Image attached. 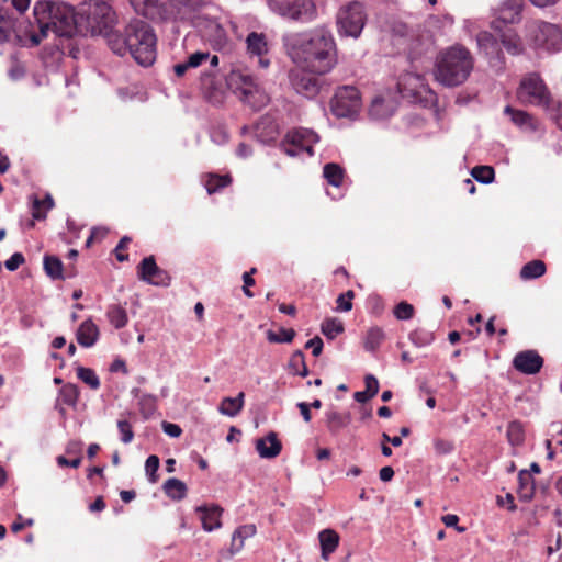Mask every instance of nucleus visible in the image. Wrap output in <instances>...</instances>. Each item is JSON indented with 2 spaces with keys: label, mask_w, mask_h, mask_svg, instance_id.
Listing matches in <instances>:
<instances>
[{
  "label": "nucleus",
  "mask_w": 562,
  "mask_h": 562,
  "mask_svg": "<svg viewBox=\"0 0 562 562\" xmlns=\"http://www.w3.org/2000/svg\"><path fill=\"white\" fill-rule=\"evenodd\" d=\"M459 516L454 514H447L441 517V521L448 528H454L459 533H463L467 531V527L459 526Z\"/></svg>",
  "instance_id": "e2e57ef3"
},
{
  "label": "nucleus",
  "mask_w": 562,
  "mask_h": 562,
  "mask_svg": "<svg viewBox=\"0 0 562 562\" xmlns=\"http://www.w3.org/2000/svg\"><path fill=\"white\" fill-rule=\"evenodd\" d=\"M353 297H355V292L352 290H348V291L339 294L336 300L337 311H339V312L351 311Z\"/></svg>",
  "instance_id": "6e6d98bb"
},
{
  "label": "nucleus",
  "mask_w": 562,
  "mask_h": 562,
  "mask_svg": "<svg viewBox=\"0 0 562 562\" xmlns=\"http://www.w3.org/2000/svg\"><path fill=\"white\" fill-rule=\"evenodd\" d=\"M206 98L209 102L213 104H221L224 100V93L215 88V83L212 81L206 91Z\"/></svg>",
  "instance_id": "774afa93"
},
{
  "label": "nucleus",
  "mask_w": 562,
  "mask_h": 562,
  "mask_svg": "<svg viewBox=\"0 0 562 562\" xmlns=\"http://www.w3.org/2000/svg\"><path fill=\"white\" fill-rule=\"evenodd\" d=\"M345 330L342 322L334 317H327L321 325L322 334L329 340L335 339L338 335Z\"/></svg>",
  "instance_id": "4c0bfd02"
},
{
  "label": "nucleus",
  "mask_w": 562,
  "mask_h": 562,
  "mask_svg": "<svg viewBox=\"0 0 562 562\" xmlns=\"http://www.w3.org/2000/svg\"><path fill=\"white\" fill-rule=\"evenodd\" d=\"M79 33L81 36L101 35L110 46V35L115 34L116 15L104 0H85L78 5Z\"/></svg>",
  "instance_id": "39448f33"
},
{
  "label": "nucleus",
  "mask_w": 562,
  "mask_h": 562,
  "mask_svg": "<svg viewBox=\"0 0 562 562\" xmlns=\"http://www.w3.org/2000/svg\"><path fill=\"white\" fill-rule=\"evenodd\" d=\"M79 396L80 390L78 385L74 383H66L59 389L57 400L64 405L76 407Z\"/></svg>",
  "instance_id": "72a5a7b5"
},
{
  "label": "nucleus",
  "mask_w": 562,
  "mask_h": 562,
  "mask_svg": "<svg viewBox=\"0 0 562 562\" xmlns=\"http://www.w3.org/2000/svg\"><path fill=\"white\" fill-rule=\"evenodd\" d=\"M267 4L273 13L297 23H310L317 16L313 0H267Z\"/></svg>",
  "instance_id": "0eeeda50"
},
{
  "label": "nucleus",
  "mask_w": 562,
  "mask_h": 562,
  "mask_svg": "<svg viewBox=\"0 0 562 562\" xmlns=\"http://www.w3.org/2000/svg\"><path fill=\"white\" fill-rule=\"evenodd\" d=\"M535 480L528 472V470L522 469L518 473V493L520 499L528 502L535 495Z\"/></svg>",
  "instance_id": "c85d7f7f"
},
{
  "label": "nucleus",
  "mask_w": 562,
  "mask_h": 562,
  "mask_svg": "<svg viewBox=\"0 0 562 562\" xmlns=\"http://www.w3.org/2000/svg\"><path fill=\"white\" fill-rule=\"evenodd\" d=\"M544 106L550 120L562 131V101L550 99Z\"/></svg>",
  "instance_id": "09e8293b"
},
{
  "label": "nucleus",
  "mask_w": 562,
  "mask_h": 562,
  "mask_svg": "<svg viewBox=\"0 0 562 562\" xmlns=\"http://www.w3.org/2000/svg\"><path fill=\"white\" fill-rule=\"evenodd\" d=\"M321 557L328 560L330 554L334 553L339 546L340 537L337 531L331 528H326L318 533Z\"/></svg>",
  "instance_id": "4be33fe9"
},
{
  "label": "nucleus",
  "mask_w": 562,
  "mask_h": 562,
  "mask_svg": "<svg viewBox=\"0 0 562 562\" xmlns=\"http://www.w3.org/2000/svg\"><path fill=\"white\" fill-rule=\"evenodd\" d=\"M415 308L406 301L397 303L393 310V314L397 319L407 321L414 316Z\"/></svg>",
  "instance_id": "864d4df0"
},
{
  "label": "nucleus",
  "mask_w": 562,
  "mask_h": 562,
  "mask_svg": "<svg viewBox=\"0 0 562 562\" xmlns=\"http://www.w3.org/2000/svg\"><path fill=\"white\" fill-rule=\"evenodd\" d=\"M75 335L77 342L82 348H91L100 338V329L93 319L89 317L78 326Z\"/></svg>",
  "instance_id": "dca6fc26"
},
{
  "label": "nucleus",
  "mask_w": 562,
  "mask_h": 562,
  "mask_svg": "<svg viewBox=\"0 0 562 562\" xmlns=\"http://www.w3.org/2000/svg\"><path fill=\"white\" fill-rule=\"evenodd\" d=\"M277 135V126L265 121L258 122L255 125V137L262 144H268L270 140H273Z\"/></svg>",
  "instance_id": "e433bc0d"
},
{
  "label": "nucleus",
  "mask_w": 562,
  "mask_h": 562,
  "mask_svg": "<svg viewBox=\"0 0 562 562\" xmlns=\"http://www.w3.org/2000/svg\"><path fill=\"white\" fill-rule=\"evenodd\" d=\"M385 338L381 327L374 326L368 329L363 347L369 352H375Z\"/></svg>",
  "instance_id": "f704fd0d"
},
{
  "label": "nucleus",
  "mask_w": 562,
  "mask_h": 562,
  "mask_svg": "<svg viewBox=\"0 0 562 562\" xmlns=\"http://www.w3.org/2000/svg\"><path fill=\"white\" fill-rule=\"evenodd\" d=\"M256 450L260 458L273 459L278 457L282 450V443L278 438V434L269 431L263 438L256 440Z\"/></svg>",
  "instance_id": "f3484780"
},
{
  "label": "nucleus",
  "mask_w": 562,
  "mask_h": 562,
  "mask_svg": "<svg viewBox=\"0 0 562 562\" xmlns=\"http://www.w3.org/2000/svg\"><path fill=\"white\" fill-rule=\"evenodd\" d=\"M544 364V359L535 349L517 352L512 361L513 368L525 375H536Z\"/></svg>",
  "instance_id": "4468645a"
},
{
  "label": "nucleus",
  "mask_w": 562,
  "mask_h": 562,
  "mask_svg": "<svg viewBox=\"0 0 562 562\" xmlns=\"http://www.w3.org/2000/svg\"><path fill=\"white\" fill-rule=\"evenodd\" d=\"M289 368L293 371V374L301 378H306L310 374V370L305 362V356L302 350H295L290 360Z\"/></svg>",
  "instance_id": "ea45409f"
},
{
  "label": "nucleus",
  "mask_w": 562,
  "mask_h": 562,
  "mask_svg": "<svg viewBox=\"0 0 562 562\" xmlns=\"http://www.w3.org/2000/svg\"><path fill=\"white\" fill-rule=\"evenodd\" d=\"M110 49L117 56L127 53L143 67L151 66L157 57V37L150 24L144 20L130 21L124 31L110 35Z\"/></svg>",
  "instance_id": "f03ea898"
},
{
  "label": "nucleus",
  "mask_w": 562,
  "mask_h": 562,
  "mask_svg": "<svg viewBox=\"0 0 562 562\" xmlns=\"http://www.w3.org/2000/svg\"><path fill=\"white\" fill-rule=\"evenodd\" d=\"M266 335L271 344H291L296 333L293 328L280 327L279 333L269 329Z\"/></svg>",
  "instance_id": "c03bdc74"
},
{
  "label": "nucleus",
  "mask_w": 562,
  "mask_h": 562,
  "mask_svg": "<svg viewBox=\"0 0 562 562\" xmlns=\"http://www.w3.org/2000/svg\"><path fill=\"white\" fill-rule=\"evenodd\" d=\"M195 512L200 514L202 528L205 531L211 532L222 526L221 515L223 509L218 505H200L195 507Z\"/></svg>",
  "instance_id": "a211bd4d"
},
{
  "label": "nucleus",
  "mask_w": 562,
  "mask_h": 562,
  "mask_svg": "<svg viewBox=\"0 0 562 562\" xmlns=\"http://www.w3.org/2000/svg\"><path fill=\"white\" fill-rule=\"evenodd\" d=\"M366 392L373 398L380 389L379 381L373 374L364 376Z\"/></svg>",
  "instance_id": "69168bd1"
},
{
  "label": "nucleus",
  "mask_w": 562,
  "mask_h": 562,
  "mask_svg": "<svg viewBox=\"0 0 562 562\" xmlns=\"http://www.w3.org/2000/svg\"><path fill=\"white\" fill-rule=\"evenodd\" d=\"M130 3L138 14L144 16H151L158 7V0H130Z\"/></svg>",
  "instance_id": "de8ad7c7"
},
{
  "label": "nucleus",
  "mask_w": 562,
  "mask_h": 562,
  "mask_svg": "<svg viewBox=\"0 0 562 562\" xmlns=\"http://www.w3.org/2000/svg\"><path fill=\"white\" fill-rule=\"evenodd\" d=\"M562 45L561 30L551 23H542L536 34V46L547 50H559Z\"/></svg>",
  "instance_id": "2eb2a0df"
},
{
  "label": "nucleus",
  "mask_w": 562,
  "mask_h": 562,
  "mask_svg": "<svg viewBox=\"0 0 562 562\" xmlns=\"http://www.w3.org/2000/svg\"><path fill=\"white\" fill-rule=\"evenodd\" d=\"M471 176L480 183L490 184L495 180V170L488 165H477L472 168Z\"/></svg>",
  "instance_id": "a18cd8bd"
},
{
  "label": "nucleus",
  "mask_w": 562,
  "mask_h": 562,
  "mask_svg": "<svg viewBox=\"0 0 562 562\" xmlns=\"http://www.w3.org/2000/svg\"><path fill=\"white\" fill-rule=\"evenodd\" d=\"M454 443L450 440H445L441 438H436L434 440V449L436 454L438 456H447L454 451Z\"/></svg>",
  "instance_id": "13d9d810"
},
{
  "label": "nucleus",
  "mask_w": 562,
  "mask_h": 562,
  "mask_svg": "<svg viewBox=\"0 0 562 562\" xmlns=\"http://www.w3.org/2000/svg\"><path fill=\"white\" fill-rule=\"evenodd\" d=\"M26 75V69L14 56L11 57V66L8 70V77L12 81H19Z\"/></svg>",
  "instance_id": "5fc2aeb1"
},
{
  "label": "nucleus",
  "mask_w": 562,
  "mask_h": 562,
  "mask_svg": "<svg viewBox=\"0 0 562 562\" xmlns=\"http://www.w3.org/2000/svg\"><path fill=\"white\" fill-rule=\"evenodd\" d=\"M106 316L110 323L116 329H121L126 326L128 322L127 312L121 305H111L108 308Z\"/></svg>",
  "instance_id": "58836bf2"
},
{
  "label": "nucleus",
  "mask_w": 562,
  "mask_h": 562,
  "mask_svg": "<svg viewBox=\"0 0 562 562\" xmlns=\"http://www.w3.org/2000/svg\"><path fill=\"white\" fill-rule=\"evenodd\" d=\"M256 268H251L249 271L244 272L243 274V292L247 297H254V292L249 289L250 286L255 285L256 281L252 277V274L256 272Z\"/></svg>",
  "instance_id": "680f3d73"
},
{
  "label": "nucleus",
  "mask_w": 562,
  "mask_h": 562,
  "mask_svg": "<svg viewBox=\"0 0 562 562\" xmlns=\"http://www.w3.org/2000/svg\"><path fill=\"white\" fill-rule=\"evenodd\" d=\"M306 349H312V355L314 357H319L323 352L324 342L319 336H315L306 341Z\"/></svg>",
  "instance_id": "338daca9"
},
{
  "label": "nucleus",
  "mask_w": 562,
  "mask_h": 562,
  "mask_svg": "<svg viewBox=\"0 0 562 562\" xmlns=\"http://www.w3.org/2000/svg\"><path fill=\"white\" fill-rule=\"evenodd\" d=\"M156 402H157V396L156 395H153V394H149V393L142 394V396H140L139 401H138L140 413L145 417H148V416L153 415L154 412L156 411Z\"/></svg>",
  "instance_id": "3c124183"
},
{
  "label": "nucleus",
  "mask_w": 562,
  "mask_h": 562,
  "mask_svg": "<svg viewBox=\"0 0 562 562\" xmlns=\"http://www.w3.org/2000/svg\"><path fill=\"white\" fill-rule=\"evenodd\" d=\"M162 490L170 499L176 502L184 499L188 493L186 483L177 477L166 480Z\"/></svg>",
  "instance_id": "cd10ccee"
},
{
  "label": "nucleus",
  "mask_w": 562,
  "mask_h": 562,
  "mask_svg": "<svg viewBox=\"0 0 562 562\" xmlns=\"http://www.w3.org/2000/svg\"><path fill=\"white\" fill-rule=\"evenodd\" d=\"M477 44L488 58V64L496 71L505 68V58L502 52L503 46L499 36L495 32H482L477 35Z\"/></svg>",
  "instance_id": "ddd939ff"
},
{
  "label": "nucleus",
  "mask_w": 562,
  "mask_h": 562,
  "mask_svg": "<svg viewBox=\"0 0 562 562\" xmlns=\"http://www.w3.org/2000/svg\"><path fill=\"white\" fill-rule=\"evenodd\" d=\"M408 338L414 346L422 348L432 344L435 335L427 329L417 328L409 333Z\"/></svg>",
  "instance_id": "49530a36"
},
{
  "label": "nucleus",
  "mask_w": 562,
  "mask_h": 562,
  "mask_svg": "<svg viewBox=\"0 0 562 562\" xmlns=\"http://www.w3.org/2000/svg\"><path fill=\"white\" fill-rule=\"evenodd\" d=\"M210 136L212 142L217 145H223L227 143L229 138L227 131L223 126L213 127L210 132Z\"/></svg>",
  "instance_id": "052dcab7"
},
{
  "label": "nucleus",
  "mask_w": 562,
  "mask_h": 562,
  "mask_svg": "<svg viewBox=\"0 0 562 562\" xmlns=\"http://www.w3.org/2000/svg\"><path fill=\"white\" fill-rule=\"evenodd\" d=\"M32 200V216L36 221H43L46 218V212L54 207V199L47 193L44 200L37 198V195L33 194L31 196Z\"/></svg>",
  "instance_id": "7c9ffc66"
},
{
  "label": "nucleus",
  "mask_w": 562,
  "mask_h": 562,
  "mask_svg": "<svg viewBox=\"0 0 562 562\" xmlns=\"http://www.w3.org/2000/svg\"><path fill=\"white\" fill-rule=\"evenodd\" d=\"M546 271V263L542 260L535 259L525 263L519 274L522 280H535L542 277Z\"/></svg>",
  "instance_id": "473e14b6"
},
{
  "label": "nucleus",
  "mask_w": 562,
  "mask_h": 562,
  "mask_svg": "<svg viewBox=\"0 0 562 562\" xmlns=\"http://www.w3.org/2000/svg\"><path fill=\"white\" fill-rule=\"evenodd\" d=\"M474 67L468 48L456 44L441 50L435 63V79L447 88L459 87L467 81Z\"/></svg>",
  "instance_id": "20e7f679"
},
{
  "label": "nucleus",
  "mask_w": 562,
  "mask_h": 562,
  "mask_svg": "<svg viewBox=\"0 0 562 562\" xmlns=\"http://www.w3.org/2000/svg\"><path fill=\"white\" fill-rule=\"evenodd\" d=\"M396 111V104L392 99L375 97L369 108V115L374 120H386Z\"/></svg>",
  "instance_id": "412c9836"
},
{
  "label": "nucleus",
  "mask_w": 562,
  "mask_h": 562,
  "mask_svg": "<svg viewBox=\"0 0 562 562\" xmlns=\"http://www.w3.org/2000/svg\"><path fill=\"white\" fill-rule=\"evenodd\" d=\"M33 14L43 35H47L48 30L60 40L80 35L78 7L60 0H40L34 4Z\"/></svg>",
  "instance_id": "7ed1b4c3"
},
{
  "label": "nucleus",
  "mask_w": 562,
  "mask_h": 562,
  "mask_svg": "<svg viewBox=\"0 0 562 562\" xmlns=\"http://www.w3.org/2000/svg\"><path fill=\"white\" fill-rule=\"evenodd\" d=\"M247 50L252 56L261 57L268 52L266 35L250 32L246 37Z\"/></svg>",
  "instance_id": "c756f323"
},
{
  "label": "nucleus",
  "mask_w": 562,
  "mask_h": 562,
  "mask_svg": "<svg viewBox=\"0 0 562 562\" xmlns=\"http://www.w3.org/2000/svg\"><path fill=\"white\" fill-rule=\"evenodd\" d=\"M232 182V178L229 175L225 176H217V175H211L205 188L207 190L209 194H213L218 192L221 189L227 187Z\"/></svg>",
  "instance_id": "8fccbe9b"
},
{
  "label": "nucleus",
  "mask_w": 562,
  "mask_h": 562,
  "mask_svg": "<svg viewBox=\"0 0 562 562\" xmlns=\"http://www.w3.org/2000/svg\"><path fill=\"white\" fill-rule=\"evenodd\" d=\"M316 72L305 68L292 69L289 72V81L292 89L306 99L316 98L322 91L328 90L326 80Z\"/></svg>",
  "instance_id": "9d476101"
},
{
  "label": "nucleus",
  "mask_w": 562,
  "mask_h": 562,
  "mask_svg": "<svg viewBox=\"0 0 562 562\" xmlns=\"http://www.w3.org/2000/svg\"><path fill=\"white\" fill-rule=\"evenodd\" d=\"M330 111L338 119H355L361 108V94L355 86H341L330 99Z\"/></svg>",
  "instance_id": "1a4fd4ad"
},
{
  "label": "nucleus",
  "mask_w": 562,
  "mask_h": 562,
  "mask_svg": "<svg viewBox=\"0 0 562 562\" xmlns=\"http://www.w3.org/2000/svg\"><path fill=\"white\" fill-rule=\"evenodd\" d=\"M325 425L331 436H337L342 429L347 428L351 422L349 412L340 413L330 406L325 412Z\"/></svg>",
  "instance_id": "6ab92c4d"
},
{
  "label": "nucleus",
  "mask_w": 562,
  "mask_h": 562,
  "mask_svg": "<svg viewBox=\"0 0 562 562\" xmlns=\"http://www.w3.org/2000/svg\"><path fill=\"white\" fill-rule=\"evenodd\" d=\"M43 269L52 281L66 280L65 267L61 259L56 255L45 254L43 257Z\"/></svg>",
  "instance_id": "5701e85b"
},
{
  "label": "nucleus",
  "mask_w": 562,
  "mask_h": 562,
  "mask_svg": "<svg viewBox=\"0 0 562 562\" xmlns=\"http://www.w3.org/2000/svg\"><path fill=\"white\" fill-rule=\"evenodd\" d=\"M25 262V257L22 252H14L9 259L4 261V267L8 271L13 272L19 269L21 265Z\"/></svg>",
  "instance_id": "bf43d9fd"
},
{
  "label": "nucleus",
  "mask_w": 562,
  "mask_h": 562,
  "mask_svg": "<svg viewBox=\"0 0 562 562\" xmlns=\"http://www.w3.org/2000/svg\"><path fill=\"white\" fill-rule=\"evenodd\" d=\"M504 113L509 116L510 121L519 128L527 132H536L538 128L537 121L528 112L506 105Z\"/></svg>",
  "instance_id": "aec40b11"
},
{
  "label": "nucleus",
  "mask_w": 562,
  "mask_h": 562,
  "mask_svg": "<svg viewBox=\"0 0 562 562\" xmlns=\"http://www.w3.org/2000/svg\"><path fill=\"white\" fill-rule=\"evenodd\" d=\"M367 22L363 3L352 1L341 8L337 14V29L341 36L358 38Z\"/></svg>",
  "instance_id": "6e6552de"
},
{
  "label": "nucleus",
  "mask_w": 562,
  "mask_h": 562,
  "mask_svg": "<svg viewBox=\"0 0 562 562\" xmlns=\"http://www.w3.org/2000/svg\"><path fill=\"white\" fill-rule=\"evenodd\" d=\"M525 5V0H504L494 9V19L491 29L503 44L508 54L517 56L524 53L521 38L514 29L519 23Z\"/></svg>",
  "instance_id": "423d86ee"
},
{
  "label": "nucleus",
  "mask_w": 562,
  "mask_h": 562,
  "mask_svg": "<svg viewBox=\"0 0 562 562\" xmlns=\"http://www.w3.org/2000/svg\"><path fill=\"white\" fill-rule=\"evenodd\" d=\"M117 428L123 443H130L134 439V431L131 423L126 419L117 420Z\"/></svg>",
  "instance_id": "4d7b16f0"
},
{
  "label": "nucleus",
  "mask_w": 562,
  "mask_h": 562,
  "mask_svg": "<svg viewBox=\"0 0 562 562\" xmlns=\"http://www.w3.org/2000/svg\"><path fill=\"white\" fill-rule=\"evenodd\" d=\"M131 241H132V238L128 236H123L120 239V241L117 243L116 247L113 250L117 261L124 262V261L128 260V255L123 254L122 250H124Z\"/></svg>",
  "instance_id": "0e129e2a"
},
{
  "label": "nucleus",
  "mask_w": 562,
  "mask_h": 562,
  "mask_svg": "<svg viewBox=\"0 0 562 562\" xmlns=\"http://www.w3.org/2000/svg\"><path fill=\"white\" fill-rule=\"evenodd\" d=\"M160 465L159 457L156 454H150L147 457L145 461V472L150 483H157L159 476L157 471Z\"/></svg>",
  "instance_id": "603ef678"
},
{
  "label": "nucleus",
  "mask_w": 562,
  "mask_h": 562,
  "mask_svg": "<svg viewBox=\"0 0 562 562\" xmlns=\"http://www.w3.org/2000/svg\"><path fill=\"white\" fill-rule=\"evenodd\" d=\"M289 57L299 67L318 75L330 72L337 65V48L330 32L318 29L282 38Z\"/></svg>",
  "instance_id": "f257e3e1"
},
{
  "label": "nucleus",
  "mask_w": 562,
  "mask_h": 562,
  "mask_svg": "<svg viewBox=\"0 0 562 562\" xmlns=\"http://www.w3.org/2000/svg\"><path fill=\"white\" fill-rule=\"evenodd\" d=\"M284 138L286 139V143L296 147H303L307 142L317 143L319 140V136L316 132L303 127H296L288 131Z\"/></svg>",
  "instance_id": "b1692460"
},
{
  "label": "nucleus",
  "mask_w": 562,
  "mask_h": 562,
  "mask_svg": "<svg viewBox=\"0 0 562 562\" xmlns=\"http://www.w3.org/2000/svg\"><path fill=\"white\" fill-rule=\"evenodd\" d=\"M13 25L14 18L12 12L7 8H0V42L9 41Z\"/></svg>",
  "instance_id": "79ce46f5"
},
{
  "label": "nucleus",
  "mask_w": 562,
  "mask_h": 562,
  "mask_svg": "<svg viewBox=\"0 0 562 562\" xmlns=\"http://www.w3.org/2000/svg\"><path fill=\"white\" fill-rule=\"evenodd\" d=\"M231 81L236 83V89L240 90L244 100L249 101V97L258 92V86L255 82L254 77L250 75L233 71L231 75Z\"/></svg>",
  "instance_id": "a878e982"
},
{
  "label": "nucleus",
  "mask_w": 562,
  "mask_h": 562,
  "mask_svg": "<svg viewBox=\"0 0 562 562\" xmlns=\"http://www.w3.org/2000/svg\"><path fill=\"white\" fill-rule=\"evenodd\" d=\"M210 57L209 52H194L189 55L184 61H180L173 65L172 69L177 77H183L189 69L198 68L203 61Z\"/></svg>",
  "instance_id": "393cba45"
},
{
  "label": "nucleus",
  "mask_w": 562,
  "mask_h": 562,
  "mask_svg": "<svg viewBox=\"0 0 562 562\" xmlns=\"http://www.w3.org/2000/svg\"><path fill=\"white\" fill-rule=\"evenodd\" d=\"M256 533L255 525H243L235 529L232 536V553L238 552L244 547V541Z\"/></svg>",
  "instance_id": "2f4dec72"
},
{
  "label": "nucleus",
  "mask_w": 562,
  "mask_h": 562,
  "mask_svg": "<svg viewBox=\"0 0 562 562\" xmlns=\"http://www.w3.org/2000/svg\"><path fill=\"white\" fill-rule=\"evenodd\" d=\"M244 401L245 393L239 392L235 397H223L217 409L222 415L235 417L241 412L244 407Z\"/></svg>",
  "instance_id": "bb28decb"
},
{
  "label": "nucleus",
  "mask_w": 562,
  "mask_h": 562,
  "mask_svg": "<svg viewBox=\"0 0 562 562\" xmlns=\"http://www.w3.org/2000/svg\"><path fill=\"white\" fill-rule=\"evenodd\" d=\"M345 170L336 162H328L323 167V177L333 187H340Z\"/></svg>",
  "instance_id": "c9c22d12"
},
{
  "label": "nucleus",
  "mask_w": 562,
  "mask_h": 562,
  "mask_svg": "<svg viewBox=\"0 0 562 562\" xmlns=\"http://www.w3.org/2000/svg\"><path fill=\"white\" fill-rule=\"evenodd\" d=\"M517 94L520 100L537 105L544 106L550 100L542 78L536 72L528 74L521 79Z\"/></svg>",
  "instance_id": "9b49d317"
},
{
  "label": "nucleus",
  "mask_w": 562,
  "mask_h": 562,
  "mask_svg": "<svg viewBox=\"0 0 562 562\" xmlns=\"http://www.w3.org/2000/svg\"><path fill=\"white\" fill-rule=\"evenodd\" d=\"M137 278L150 285L168 288L171 284L169 272L160 268L154 255L144 257L136 267Z\"/></svg>",
  "instance_id": "f8f14e48"
},
{
  "label": "nucleus",
  "mask_w": 562,
  "mask_h": 562,
  "mask_svg": "<svg viewBox=\"0 0 562 562\" xmlns=\"http://www.w3.org/2000/svg\"><path fill=\"white\" fill-rule=\"evenodd\" d=\"M506 436L508 439V442L512 446H520L525 441V431H524V425L519 420H513L508 424Z\"/></svg>",
  "instance_id": "a19ab883"
},
{
  "label": "nucleus",
  "mask_w": 562,
  "mask_h": 562,
  "mask_svg": "<svg viewBox=\"0 0 562 562\" xmlns=\"http://www.w3.org/2000/svg\"><path fill=\"white\" fill-rule=\"evenodd\" d=\"M76 372L78 379L87 384L91 390H98L100 387V379L93 369L77 366Z\"/></svg>",
  "instance_id": "37998d69"
}]
</instances>
